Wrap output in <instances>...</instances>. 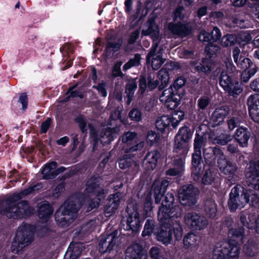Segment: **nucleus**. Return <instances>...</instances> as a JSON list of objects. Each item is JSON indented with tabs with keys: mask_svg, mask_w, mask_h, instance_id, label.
Returning <instances> with one entry per match:
<instances>
[{
	"mask_svg": "<svg viewBox=\"0 0 259 259\" xmlns=\"http://www.w3.org/2000/svg\"><path fill=\"white\" fill-rule=\"evenodd\" d=\"M245 172L248 188L245 189L241 185H237L229 194L228 203L231 211L243 208L248 203L254 207L259 206V196L256 193L259 190V160L251 162Z\"/></svg>",
	"mask_w": 259,
	"mask_h": 259,
	"instance_id": "obj_1",
	"label": "nucleus"
},
{
	"mask_svg": "<svg viewBox=\"0 0 259 259\" xmlns=\"http://www.w3.org/2000/svg\"><path fill=\"white\" fill-rule=\"evenodd\" d=\"M41 186L39 184L31 186L24 190L14 193L8 197L2 203L0 207V213L9 218L14 219H23L32 215L35 209L27 201H21L17 202L23 197L39 190Z\"/></svg>",
	"mask_w": 259,
	"mask_h": 259,
	"instance_id": "obj_2",
	"label": "nucleus"
},
{
	"mask_svg": "<svg viewBox=\"0 0 259 259\" xmlns=\"http://www.w3.org/2000/svg\"><path fill=\"white\" fill-rule=\"evenodd\" d=\"M181 215V210L178 205L169 207L162 203L158 212V219L161 224L172 225L175 237L177 240L181 239L183 235V228L180 222L175 220Z\"/></svg>",
	"mask_w": 259,
	"mask_h": 259,
	"instance_id": "obj_3",
	"label": "nucleus"
},
{
	"mask_svg": "<svg viewBox=\"0 0 259 259\" xmlns=\"http://www.w3.org/2000/svg\"><path fill=\"white\" fill-rule=\"evenodd\" d=\"M81 204L73 196L66 200L55 213V220L57 224L63 228L68 226L77 217Z\"/></svg>",
	"mask_w": 259,
	"mask_h": 259,
	"instance_id": "obj_4",
	"label": "nucleus"
},
{
	"mask_svg": "<svg viewBox=\"0 0 259 259\" xmlns=\"http://www.w3.org/2000/svg\"><path fill=\"white\" fill-rule=\"evenodd\" d=\"M34 226L23 224L18 227L11 246L14 253H18L23 248L28 245L32 241L35 232Z\"/></svg>",
	"mask_w": 259,
	"mask_h": 259,
	"instance_id": "obj_5",
	"label": "nucleus"
},
{
	"mask_svg": "<svg viewBox=\"0 0 259 259\" xmlns=\"http://www.w3.org/2000/svg\"><path fill=\"white\" fill-rule=\"evenodd\" d=\"M102 180L101 177H92L87 183L85 194L88 197L95 196L94 200L90 204L91 209L98 207L101 200L105 197V190L100 187Z\"/></svg>",
	"mask_w": 259,
	"mask_h": 259,
	"instance_id": "obj_6",
	"label": "nucleus"
},
{
	"mask_svg": "<svg viewBox=\"0 0 259 259\" xmlns=\"http://www.w3.org/2000/svg\"><path fill=\"white\" fill-rule=\"evenodd\" d=\"M204 145V139L202 137L197 136L194 142V152L192 156V176L194 181L199 180L203 171L201 163V148Z\"/></svg>",
	"mask_w": 259,
	"mask_h": 259,
	"instance_id": "obj_7",
	"label": "nucleus"
},
{
	"mask_svg": "<svg viewBox=\"0 0 259 259\" xmlns=\"http://www.w3.org/2000/svg\"><path fill=\"white\" fill-rule=\"evenodd\" d=\"M192 135L188 127L183 126L180 128L175 137L174 152L178 154L187 155L189 149L188 141L191 138Z\"/></svg>",
	"mask_w": 259,
	"mask_h": 259,
	"instance_id": "obj_8",
	"label": "nucleus"
},
{
	"mask_svg": "<svg viewBox=\"0 0 259 259\" xmlns=\"http://www.w3.org/2000/svg\"><path fill=\"white\" fill-rule=\"evenodd\" d=\"M137 134L135 132H127L121 137V151L124 153H132L142 149L144 146L143 141L137 143Z\"/></svg>",
	"mask_w": 259,
	"mask_h": 259,
	"instance_id": "obj_9",
	"label": "nucleus"
},
{
	"mask_svg": "<svg viewBox=\"0 0 259 259\" xmlns=\"http://www.w3.org/2000/svg\"><path fill=\"white\" fill-rule=\"evenodd\" d=\"M198 189L192 185L182 186L179 190L178 197L180 203L184 206H192L197 201Z\"/></svg>",
	"mask_w": 259,
	"mask_h": 259,
	"instance_id": "obj_10",
	"label": "nucleus"
},
{
	"mask_svg": "<svg viewBox=\"0 0 259 259\" xmlns=\"http://www.w3.org/2000/svg\"><path fill=\"white\" fill-rule=\"evenodd\" d=\"M220 85L230 96L236 97L243 91L241 83L233 80L230 76L225 70H223L219 79Z\"/></svg>",
	"mask_w": 259,
	"mask_h": 259,
	"instance_id": "obj_11",
	"label": "nucleus"
},
{
	"mask_svg": "<svg viewBox=\"0 0 259 259\" xmlns=\"http://www.w3.org/2000/svg\"><path fill=\"white\" fill-rule=\"evenodd\" d=\"M120 243V239L117 230L110 234L101 236L99 244V250L101 253L110 252L117 248Z\"/></svg>",
	"mask_w": 259,
	"mask_h": 259,
	"instance_id": "obj_12",
	"label": "nucleus"
},
{
	"mask_svg": "<svg viewBox=\"0 0 259 259\" xmlns=\"http://www.w3.org/2000/svg\"><path fill=\"white\" fill-rule=\"evenodd\" d=\"M184 113L183 111H175L171 117L166 115H163L157 118L155 122V125L157 129L161 132H163L171 124L174 128L176 127L179 122L183 119Z\"/></svg>",
	"mask_w": 259,
	"mask_h": 259,
	"instance_id": "obj_13",
	"label": "nucleus"
},
{
	"mask_svg": "<svg viewBox=\"0 0 259 259\" xmlns=\"http://www.w3.org/2000/svg\"><path fill=\"white\" fill-rule=\"evenodd\" d=\"M184 219L185 224L194 230H203L207 227L208 224L205 217L195 212L187 213Z\"/></svg>",
	"mask_w": 259,
	"mask_h": 259,
	"instance_id": "obj_14",
	"label": "nucleus"
},
{
	"mask_svg": "<svg viewBox=\"0 0 259 259\" xmlns=\"http://www.w3.org/2000/svg\"><path fill=\"white\" fill-rule=\"evenodd\" d=\"M159 100L164 103L167 109L174 110L179 105L180 97L177 93H175L173 88L170 87L163 91Z\"/></svg>",
	"mask_w": 259,
	"mask_h": 259,
	"instance_id": "obj_15",
	"label": "nucleus"
},
{
	"mask_svg": "<svg viewBox=\"0 0 259 259\" xmlns=\"http://www.w3.org/2000/svg\"><path fill=\"white\" fill-rule=\"evenodd\" d=\"M158 46V43L154 42L146 57L147 62L150 63L154 70L159 69L165 61L162 57L163 50L159 49L157 51Z\"/></svg>",
	"mask_w": 259,
	"mask_h": 259,
	"instance_id": "obj_16",
	"label": "nucleus"
},
{
	"mask_svg": "<svg viewBox=\"0 0 259 259\" xmlns=\"http://www.w3.org/2000/svg\"><path fill=\"white\" fill-rule=\"evenodd\" d=\"M240 221L244 226L248 229L254 230L259 234V215L256 216L244 210L240 213Z\"/></svg>",
	"mask_w": 259,
	"mask_h": 259,
	"instance_id": "obj_17",
	"label": "nucleus"
},
{
	"mask_svg": "<svg viewBox=\"0 0 259 259\" xmlns=\"http://www.w3.org/2000/svg\"><path fill=\"white\" fill-rule=\"evenodd\" d=\"M120 202V194L115 193L111 194L106 201L104 205V213L106 217L113 215L117 210Z\"/></svg>",
	"mask_w": 259,
	"mask_h": 259,
	"instance_id": "obj_18",
	"label": "nucleus"
},
{
	"mask_svg": "<svg viewBox=\"0 0 259 259\" xmlns=\"http://www.w3.org/2000/svg\"><path fill=\"white\" fill-rule=\"evenodd\" d=\"M168 185L169 182L166 180H163L162 181L159 180L154 181L152 185V190L156 203L158 204L160 202Z\"/></svg>",
	"mask_w": 259,
	"mask_h": 259,
	"instance_id": "obj_19",
	"label": "nucleus"
},
{
	"mask_svg": "<svg viewBox=\"0 0 259 259\" xmlns=\"http://www.w3.org/2000/svg\"><path fill=\"white\" fill-rule=\"evenodd\" d=\"M187 155L178 154L174 157L173 164L176 167L169 168L166 171V174L170 176H177L180 175L183 170L185 159Z\"/></svg>",
	"mask_w": 259,
	"mask_h": 259,
	"instance_id": "obj_20",
	"label": "nucleus"
},
{
	"mask_svg": "<svg viewBox=\"0 0 259 259\" xmlns=\"http://www.w3.org/2000/svg\"><path fill=\"white\" fill-rule=\"evenodd\" d=\"M199 236L193 232L187 233L183 239V247L191 251L196 250L199 247Z\"/></svg>",
	"mask_w": 259,
	"mask_h": 259,
	"instance_id": "obj_21",
	"label": "nucleus"
},
{
	"mask_svg": "<svg viewBox=\"0 0 259 259\" xmlns=\"http://www.w3.org/2000/svg\"><path fill=\"white\" fill-rule=\"evenodd\" d=\"M146 28L142 30L141 35H150L154 41L157 40L159 36V28L156 25L155 18L150 17L145 24Z\"/></svg>",
	"mask_w": 259,
	"mask_h": 259,
	"instance_id": "obj_22",
	"label": "nucleus"
},
{
	"mask_svg": "<svg viewBox=\"0 0 259 259\" xmlns=\"http://www.w3.org/2000/svg\"><path fill=\"white\" fill-rule=\"evenodd\" d=\"M218 164L220 171L226 175H233L237 170L236 165L227 160L224 154L218 159Z\"/></svg>",
	"mask_w": 259,
	"mask_h": 259,
	"instance_id": "obj_23",
	"label": "nucleus"
},
{
	"mask_svg": "<svg viewBox=\"0 0 259 259\" xmlns=\"http://www.w3.org/2000/svg\"><path fill=\"white\" fill-rule=\"evenodd\" d=\"M127 212L128 216L126 220V230H131L132 232L137 233L139 231L141 227L139 213L137 210H135L131 212L128 211Z\"/></svg>",
	"mask_w": 259,
	"mask_h": 259,
	"instance_id": "obj_24",
	"label": "nucleus"
},
{
	"mask_svg": "<svg viewBox=\"0 0 259 259\" xmlns=\"http://www.w3.org/2000/svg\"><path fill=\"white\" fill-rule=\"evenodd\" d=\"M161 230L157 234L158 240L165 245L170 244L174 233L172 225L161 224Z\"/></svg>",
	"mask_w": 259,
	"mask_h": 259,
	"instance_id": "obj_25",
	"label": "nucleus"
},
{
	"mask_svg": "<svg viewBox=\"0 0 259 259\" xmlns=\"http://www.w3.org/2000/svg\"><path fill=\"white\" fill-rule=\"evenodd\" d=\"M167 28L173 35L183 37L187 36L191 32L190 29L186 25L181 23H169Z\"/></svg>",
	"mask_w": 259,
	"mask_h": 259,
	"instance_id": "obj_26",
	"label": "nucleus"
},
{
	"mask_svg": "<svg viewBox=\"0 0 259 259\" xmlns=\"http://www.w3.org/2000/svg\"><path fill=\"white\" fill-rule=\"evenodd\" d=\"M229 246V244L226 241L218 243L213 249L212 259L228 258Z\"/></svg>",
	"mask_w": 259,
	"mask_h": 259,
	"instance_id": "obj_27",
	"label": "nucleus"
},
{
	"mask_svg": "<svg viewBox=\"0 0 259 259\" xmlns=\"http://www.w3.org/2000/svg\"><path fill=\"white\" fill-rule=\"evenodd\" d=\"M160 154L158 150L150 151L146 154L143 164L147 170H153L156 165L157 160Z\"/></svg>",
	"mask_w": 259,
	"mask_h": 259,
	"instance_id": "obj_28",
	"label": "nucleus"
},
{
	"mask_svg": "<svg viewBox=\"0 0 259 259\" xmlns=\"http://www.w3.org/2000/svg\"><path fill=\"white\" fill-rule=\"evenodd\" d=\"M143 256L142 247L138 243L131 245L125 251V259H142Z\"/></svg>",
	"mask_w": 259,
	"mask_h": 259,
	"instance_id": "obj_29",
	"label": "nucleus"
},
{
	"mask_svg": "<svg viewBox=\"0 0 259 259\" xmlns=\"http://www.w3.org/2000/svg\"><path fill=\"white\" fill-rule=\"evenodd\" d=\"M53 212V207L48 202H44L38 206V216L43 222H47Z\"/></svg>",
	"mask_w": 259,
	"mask_h": 259,
	"instance_id": "obj_30",
	"label": "nucleus"
},
{
	"mask_svg": "<svg viewBox=\"0 0 259 259\" xmlns=\"http://www.w3.org/2000/svg\"><path fill=\"white\" fill-rule=\"evenodd\" d=\"M235 138L241 147H246L248 145L250 133L247 128L241 127L236 130Z\"/></svg>",
	"mask_w": 259,
	"mask_h": 259,
	"instance_id": "obj_31",
	"label": "nucleus"
},
{
	"mask_svg": "<svg viewBox=\"0 0 259 259\" xmlns=\"http://www.w3.org/2000/svg\"><path fill=\"white\" fill-rule=\"evenodd\" d=\"M119 131V129L117 127L106 128L101 134V143L103 144L110 143L117 137Z\"/></svg>",
	"mask_w": 259,
	"mask_h": 259,
	"instance_id": "obj_32",
	"label": "nucleus"
},
{
	"mask_svg": "<svg viewBox=\"0 0 259 259\" xmlns=\"http://www.w3.org/2000/svg\"><path fill=\"white\" fill-rule=\"evenodd\" d=\"M82 251V244L79 243L71 244L64 255V259H77Z\"/></svg>",
	"mask_w": 259,
	"mask_h": 259,
	"instance_id": "obj_33",
	"label": "nucleus"
},
{
	"mask_svg": "<svg viewBox=\"0 0 259 259\" xmlns=\"http://www.w3.org/2000/svg\"><path fill=\"white\" fill-rule=\"evenodd\" d=\"M57 166V163L55 161L49 162L45 164L41 170V174L45 179H54L57 176L55 168Z\"/></svg>",
	"mask_w": 259,
	"mask_h": 259,
	"instance_id": "obj_34",
	"label": "nucleus"
},
{
	"mask_svg": "<svg viewBox=\"0 0 259 259\" xmlns=\"http://www.w3.org/2000/svg\"><path fill=\"white\" fill-rule=\"evenodd\" d=\"M204 209L207 217L212 219L215 218L217 214V205L214 200H206L204 202Z\"/></svg>",
	"mask_w": 259,
	"mask_h": 259,
	"instance_id": "obj_35",
	"label": "nucleus"
},
{
	"mask_svg": "<svg viewBox=\"0 0 259 259\" xmlns=\"http://www.w3.org/2000/svg\"><path fill=\"white\" fill-rule=\"evenodd\" d=\"M228 114V108L222 107L216 109L212 114V120L214 122V124L217 125L220 124Z\"/></svg>",
	"mask_w": 259,
	"mask_h": 259,
	"instance_id": "obj_36",
	"label": "nucleus"
},
{
	"mask_svg": "<svg viewBox=\"0 0 259 259\" xmlns=\"http://www.w3.org/2000/svg\"><path fill=\"white\" fill-rule=\"evenodd\" d=\"M228 243L230 245L228 258L237 259L240 253V244L241 243L233 240H229Z\"/></svg>",
	"mask_w": 259,
	"mask_h": 259,
	"instance_id": "obj_37",
	"label": "nucleus"
},
{
	"mask_svg": "<svg viewBox=\"0 0 259 259\" xmlns=\"http://www.w3.org/2000/svg\"><path fill=\"white\" fill-rule=\"evenodd\" d=\"M228 236L231 238L230 240L242 243L244 238V229L242 227L238 229H231L229 231Z\"/></svg>",
	"mask_w": 259,
	"mask_h": 259,
	"instance_id": "obj_38",
	"label": "nucleus"
},
{
	"mask_svg": "<svg viewBox=\"0 0 259 259\" xmlns=\"http://www.w3.org/2000/svg\"><path fill=\"white\" fill-rule=\"evenodd\" d=\"M137 84L135 80L132 79L128 81L126 85L125 93L126 94L127 105H130L137 89Z\"/></svg>",
	"mask_w": 259,
	"mask_h": 259,
	"instance_id": "obj_39",
	"label": "nucleus"
},
{
	"mask_svg": "<svg viewBox=\"0 0 259 259\" xmlns=\"http://www.w3.org/2000/svg\"><path fill=\"white\" fill-rule=\"evenodd\" d=\"M223 154L221 150L217 147L212 148L209 147L203 149V156L205 159L211 158L212 156H214L219 158Z\"/></svg>",
	"mask_w": 259,
	"mask_h": 259,
	"instance_id": "obj_40",
	"label": "nucleus"
},
{
	"mask_svg": "<svg viewBox=\"0 0 259 259\" xmlns=\"http://www.w3.org/2000/svg\"><path fill=\"white\" fill-rule=\"evenodd\" d=\"M244 253L248 256H253L258 252V248L255 243L252 240H249L243 248Z\"/></svg>",
	"mask_w": 259,
	"mask_h": 259,
	"instance_id": "obj_41",
	"label": "nucleus"
},
{
	"mask_svg": "<svg viewBox=\"0 0 259 259\" xmlns=\"http://www.w3.org/2000/svg\"><path fill=\"white\" fill-rule=\"evenodd\" d=\"M217 170L212 168L206 170L202 178V182L205 185L211 184L217 177Z\"/></svg>",
	"mask_w": 259,
	"mask_h": 259,
	"instance_id": "obj_42",
	"label": "nucleus"
},
{
	"mask_svg": "<svg viewBox=\"0 0 259 259\" xmlns=\"http://www.w3.org/2000/svg\"><path fill=\"white\" fill-rule=\"evenodd\" d=\"M132 153H124L123 156L119 160V166L121 169H125L132 166L133 165L136 166V163L134 160L128 156L131 155Z\"/></svg>",
	"mask_w": 259,
	"mask_h": 259,
	"instance_id": "obj_43",
	"label": "nucleus"
},
{
	"mask_svg": "<svg viewBox=\"0 0 259 259\" xmlns=\"http://www.w3.org/2000/svg\"><path fill=\"white\" fill-rule=\"evenodd\" d=\"M247 104L249 112H252L253 110L256 112H259V95L250 96L248 98Z\"/></svg>",
	"mask_w": 259,
	"mask_h": 259,
	"instance_id": "obj_44",
	"label": "nucleus"
},
{
	"mask_svg": "<svg viewBox=\"0 0 259 259\" xmlns=\"http://www.w3.org/2000/svg\"><path fill=\"white\" fill-rule=\"evenodd\" d=\"M233 139V137L226 133H223L213 139L214 144L225 145Z\"/></svg>",
	"mask_w": 259,
	"mask_h": 259,
	"instance_id": "obj_45",
	"label": "nucleus"
},
{
	"mask_svg": "<svg viewBox=\"0 0 259 259\" xmlns=\"http://www.w3.org/2000/svg\"><path fill=\"white\" fill-rule=\"evenodd\" d=\"M159 139V135L157 134L155 132L151 131L148 132L146 140L148 144L150 146H152L154 144H157Z\"/></svg>",
	"mask_w": 259,
	"mask_h": 259,
	"instance_id": "obj_46",
	"label": "nucleus"
},
{
	"mask_svg": "<svg viewBox=\"0 0 259 259\" xmlns=\"http://www.w3.org/2000/svg\"><path fill=\"white\" fill-rule=\"evenodd\" d=\"M211 98L208 96H201L197 101V106L200 110H205L211 102Z\"/></svg>",
	"mask_w": 259,
	"mask_h": 259,
	"instance_id": "obj_47",
	"label": "nucleus"
},
{
	"mask_svg": "<svg viewBox=\"0 0 259 259\" xmlns=\"http://www.w3.org/2000/svg\"><path fill=\"white\" fill-rule=\"evenodd\" d=\"M141 56L139 54H136L134 58L131 59L123 67L124 70H126L133 66H138L140 64Z\"/></svg>",
	"mask_w": 259,
	"mask_h": 259,
	"instance_id": "obj_48",
	"label": "nucleus"
},
{
	"mask_svg": "<svg viewBox=\"0 0 259 259\" xmlns=\"http://www.w3.org/2000/svg\"><path fill=\"white\" fill-rule=\"evenodd\" d=\"M238 67L241 69H246L251 67L253 65L252 61L247 58L240 57L239 60L238 61V63H236Z\"/></svg>",
	"mask_w": 259,
	"mask_h": 259,
	"instance_id": "obj_49",
	"label": "nucleus"
},
{
	"mask_svg": "<svg viewBox=\"0 0 259 259\" xmlns=\"http://www.w3.org/2000/svg\"><path fill=\"white\" fill-rule=\"evenodd\" d=\"M158 78L161 81V85H166L169 80V75L167 69L162 68L159 72Z\"/></svg>",
	"mask_w": 259,
	"mask_h": 259,
	"instance_id": "obj_50",
	"label": "nucleus"
},
{
	"mask_svg": "<svg viewBox=\"0 0 259 259\" xmlns=\"http://www.w3.org/2000/svg\"><path fill=\"white\" fill-rule=\"evenodd\" d=\"M75 121L77 123L80 130L83 133L87 131V121L86 118L83 115H80L77 116L75 118Z\"/></svg>",
	"mask_w": 259,
	"mask_h": 259,
	"instance_id": "obj_51",
	"label": "nucleus"
},
{
	"mask_svg": "<svg viewBox=\"0 0 259 259\" xmlns=\"http://www.w3.org/2000/svg\"><path fill=\"white\" fill-rule=\"evenodd\" d=\"M153 229L154 225L153 221L150 220H147L144 226V229L142 232V236L149 235L153 232Z\"/></svg>",
	"mask_w": 259,
	"mask_h": 259,
	"instance_id": "obj_52",
	"label": "nucleus"
},
{
	"mask_svg": "<svg viewBox=\"0 0 259 259\" xmlns=\"http://www.w3.org/2000/svg\"><path fill=\"white\" fill-rule=\"evenodd\" d=\"M111 120H116L119 119L121 122L123 124H125L127 123V120L125 118H122L121 115V111L117 109L113 112L110 117Z\"/></svg>",
	"mask_w": 259,
	"mask_h": 259,
	"instance_id": "obj_53",
	"label": "nucleus"
},
{
	"mask_svg": "<svg viewBox=\"0 0 259 259\" xmlns=\"http://www.w3.org/2000/svg\"><path fill=\"white\" fill-rule=\"evenodd\" d=\"M129 117L132 120L139 121L142 119L141 112L137 109H133L129 113Z\"/></svg>",
	"mask_w": 259,
	"mask_h": 259,
	"instance_id": "obj_54",
	"label": "nucleus"
},
{
	"mask_svg": "<svg viewBox=\"0 0 259 259\" xmlns=\"http://www.w3.org/2000/svg\"><path fill=\"white\" fill-rule=\"evenodd\" d=\"M239 38L244 43L243 44L244 47H248V42H249L252 39L251 35L247 31H241L239 34Z\"/></svg>",
	"mask_w": 259,
	"mask_h": 259,
	"instance_id": "obj_55",
	"label": "nucleus"
},
{
	"mask_svg": "<svg viewBox=\"0 0 259 259\" xmlns=\"http://www.w3.org/2000/svg\"><path fill=\"white\" fill-rule=\"evenodd\" d=\"M106 85L104 82L99 83L97 85H93V88L97 90L99 93L103 97H106L107 95L106 91Z\"/></svg>",
	"mask_w": 259,
	"mask_h": 259,
	"instance_id": "obj_56",
	"label": "nucleus"
},
{
	"mask_svg": "<svg viewBox=\"0 0 259 259\" xmlns=\"http://www.w3.org/2000/svg\"><path fill=\"white\" fill-rule=\"evenodd\" d=\"M235 41V39L234 36L231 34H228L223 37L222 43L223 46L227 47L233 45Z\"/></svg>",
	"mask_w": 259,
	"mask_h": 259,
	"instance_id": "obj_57",
	"label": "nucleus"
},
{
	"mask_svg": "<svg viewBox=\"0 0 259 259\" xmlns=\"http://www.w3.org/2000/svg\"><path fill=\"white\" fill-rule=\"evenodd\" d=\"M240 122V119L239 117H233L228 121V127L230 130H234L238 124Z\"/></svg>",
	"mask_w": 259,
	"mask_h": 259,
	"instance_id": "obj_58",
	"label": "nucleus"
},
{
	"mask_svg": "<svg viewBox=\"0 0 259 259\" xmlns=\"http://www.w3.org/2000/svg\"><path fill=\"white\" fill-rule=\"evenodd\" d=\"M175 198L174 195L172 193H168L165 197L164 200L162 203H164L165 205L169 207H172L173 202H174Z\"/></svg>",
	"mask_w": 259,
	"mask_h": 259,
	"instance_id": "obj_59",
	"label": "nucleus"
},
{
	"mask_svg": "<svg viewBox=\"0 0 259 259\" xmlns=\"http://www.w3.org/2000/svg\"><path fill=\"white\" fill-rule=\"evenodd\" d=\"M144 209L146 213L150 211L152 209L151 195H148L145 199Z\"/></svg>",
	"mask_w": 259,
	"mask_h": 259,
	"instance_id": "obj_60",
	"label": "nucleus"
},
{
	"mask_svg": "<svg viewBox=\"0 0 259 259\" xmlns=\"http://www.w3.org/2000/svg\"><path fill=\"white\" fill-rule=\"evenodd\" d=\"M198 39L200 41L203 42H209L212 40L211 36L209 33L205 30H202L199 35Z\"/></svg>",
	"mask_w": 259,
	"mask_h": 259,
	"instance_id": "obj_61",
	"label": "nucleus"
},
{
	"mask_svg": "<svg viewBox=\"0 0 259 259\" xmlns=\"http://www.w3.org/2000/svg\"><path fill=\"white\" fill-rule=\"evenodd\" d=\"M160 249L157 247H153L150 250V254L152 258L154 259H167L159 255Z\"/></svg>",
	"mask_w": 259,
	"mask_h": 259,
	"instance_id": "obj_62",
	"label": "nucleus"
},
{
	"mask_svg": "<svg viewBox=\"0 0 259 259\" xmlns=\"http://www.w3.org/2000/svg\"><path fill=\"white\" fill-rule=\"evenodd\" d=\"M211 38L212 41H216L221 38V33L220 29L214 27L211 32Z\"/></svg>",
	"mask_w": 259,
	"mask_h": 259,
	"instance_id": "obj_63",
	"label": "nucleus"
},
{
	"mask_svg": "<svg viewBox=\"0 0 259 259\" xmlns=\"http://www.w3.org/2000/svg\"><path fill=\"white\" fill-rule=\"evenodd\" d=\"M186 80L184 77H178L175 81L173 87L176 90L182 88L185 83Z\"/></svg>",
	"mask_w": 259,
	"mask_h": 259,
	"instance_id": "obj_64",
	"label": "nucleus"
}]
</instances>
